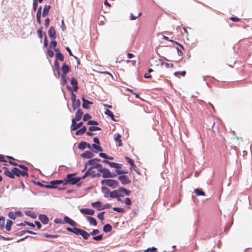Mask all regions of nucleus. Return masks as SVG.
Returning a JSON list of instances; mask_svg holds the SVG:
<instances>
[{"instance_id":"20","label":"nucleus","mask_w":252,"mask_h":252,"mask_svg":"<svg viewBox=\"0 0 252 252\" xmlns=\"http://www.w3.org/2000/svg\"><path fill=\"white\" fill-rule=\"evenodd\" d=\"M71 84L73 86V90H74V91L75 92H76L78 89V82H77V80L73 77L71 78Z\"/></svg>"},{"instance_id":"21","label":"nucleus","mask_w":252,"mask_h":252,"mask_svg":"<svg viewBox=\"0 0 252 252\" xmlns=\"http://www.w3.org/2000/svg\"><path fill=\"white\" fill-rule=\"evenodd\" d=\"M121 136L119 133H115L114 134L115 140L116 142H118V145H119V147H121L123 145L122 142V141L121 140Z\"/></svg>"},{"instance_id":"25","label":"nucleus","mask_w":252,"mask_h":252,"mask_svg":"<svg viewBox=\"0 0 252 252\" xmlns=\"http://www.w3.org/2000/svg\"><path fill=\"white\" fill-rule=\"evenodd\" d=\"M86 219L88 220L90 224H92L94 226H96L97 225V221L94 218L92 217L88 216L86 217Z\"/></svg>"},{"instance_id":"50","label":"nucleus","mask_w":252,"mask_h":252,"mask_svg":"<svg viewBox=\"0 0 252 252\" xmlns=\"http://www.w3.org/2000/svg\"><path fill=\"white\" fill-rule=\"evenodd\" d=\"M87 124L89 125H98V122L95 121L90 120L88 122Z\"/></svg>"},{"instance_id":"45","label":"nucleus","mask_w":252,"mask_h":252,"mask_svg":"<svg viewBox=\"0 0 252 252\" xmlns=\"http://www.w3.org/2000/svg\"><path fill=\"white\" fill-rule=\"evenodd\" d=\"M179 74H180L182 76H185V75L186 74V71L184 70L182 71H177L174 72V75H175L177 77H179L178 75Z\"/></svg>"},{"instance_id":"56","label":"nucleus","mask_w":252,"mask_h":252,"mask_svg":"<svg viewBox=\"0 0 252 252\" xmlns=\"http://www.w3.org/2000/svg\"><path fill=\"white\" fill-rule=\"evenodd\" d=\"M39 37L41 39L42 38V28L41 27L37 31Z\"/></svg>"},{"instance_id":"29","label":"nucleus","mask_w":252,"mask_h":252,"mask_svg":"<svg viewBox=\"0 0 252 252\" xmlns=\"http://www.w3.org/2000/svg\"><path fill=\"white\" fill-rule=\"evenodd\" d=\"M196 196H205V193L200 189H196L194 190Z\"/></svg>"},{"instance_id":"22","label":"nucleus","mask_w":252,"mask_h":252,"mask_svg":"<svg viewBox=\"0 0 252 252\" xmlns=\"http://www.w3.org/2000/svg\"><path fill=\"white\" fill-rule=\"evenodd\" d=\"M118 190L120 191V194H125L126 195H129L130 191L127 190L126 188L121 187Z\"/></svg>"},{"instance_id":"52","label":"nucleus","mask_w":252,"mask_h":252,"mask_svg":"<svg viewBox=\"0 0 252 252\" xmlns=\"http://www.w3.org/2000/svg\"><path fill=\"white\" fill-rule=\"evenodd\" d=\"M93 239L95 241H100L102 239V235H99L96 236H94Z\"/></svg>"},{"instance_id":"19","label":"nucleus","mask_w":252,"mask_h":252,"mask_svg":"<svg viewBox=\"0 0 252 252\" xmlns=\"http://www.w3.org/2000/svg\"><path fill=\"white\" fill-rule=\"evenodd\" d=\"M81 157L83 158H90L93 157V154L90 151H86L81 154Z\"/></svg>"},{"instance_id":"49","label":"nucleus","mask_w":252,"mask_h":252,"mask_svg":"<svg viewBox=\"0 0 252 252\" xmlns=\"http://www.w3.org/2000/svg\"><path fill=\"white\" fill-rule=\"evenodd\" d=\"M104 213H105L104 212H102L99 213L97 215L98 218L99 219H100V220H104Z\"/></svg>"},{"instance_id":"51","label":"nucleus","mask_w":252,"mask_h":252,"mask_svg":"<svg viewBox=\"0 0 252 252\" xmlns=\"http://www.w3.org/2000/svg\"><path fill=\"white\" fill-rule=\"evenodd\" d=\"M229 19L230 20H231L233 22H239L240 21V19L237 17H231L230 18H229Z\"/></svg>"},{"instance_id":"62","label":"nucleus","mask_w":252,"mask_h":252,"mask_svg":"<svg viewBox=\"0 0 252 252\" xmlns=\"http://www.w3.org/2000/svg\"><path fill=\"white\" fill-rule=\"evenodd\" d=\"M55 65L57 68V69L58 70V74H59V75L60 74V68H59V63H58V61L57 60H56L55 62Z\"/></svg>"},{"instance_id":"27","label":"nucleus","mask_w":252,"mask_h":252,"mask_svg":"<svg viewBox=\"0 0 252 252\" xmlns=\"http://www.w3.org/2000/svg\"><path fill=\"white\" fill-rule=\"evenodd\" d=\"M86 130H87L86 127L85 126H84L80 129L77 130L76 131L75 134L76 135H82L86 131Z\"/></svg>"},{"instance_id":"44","label":"nucleus","mask_w":252,"mask_h":252,"mask_svg":"<svg viewBox=\"0 0 252 252\" xmlns=\"http://www.w3.org/2000/svg\"><path fill=\"white\" fill-rule=\"evenodd\" d=\"M5 223V219L4 217L1 216L0 217V227L3 228L4 226Z\"/></svg>"},{"instance_id":"2","label":"nucleus","mask_w":252,"mask_h":252,"mask_svg":"<svg viewBox=\"0 0 252 252\" xmlns=\"http://www.w3.org/2000/svg\"><path fill=\"white\" fill-rule=\"evenodd\" d=\"M102 185H105L112 188H116L119 186V182L113 179H105L101 181Z\"/></svg>"},{"instance_id":"63","label":"nucleus","mask_w":252,"mask_h":252,"mask_svg":"<svg viewBox=\"0 0 252 252\" xmlns=\"http://www.w3.org/2000/svg\"><path fill=\"white\" fill-rule=\"evenodd\" d=\"M57 41L56 40H55V39H54V40H53L51 42V46H53V47H56V46H57Z\"/></svg>"},{"instance_id":"35","label":"nucleus","mask_w":252,"mask_h":252,"mask_svg":"<svg viewBox=\"0 0 252 252\" xmlns=\"http://www.w3.org/2000/svg\"><path fill=\"white\" fill-rule=\"evenodd\" d=\"M162 39H164L165 40H167V41H169L170 42H173V43H175L176 44L179 45H180V46L181 47V48H182L183 50L184 49V47H183V46L182 45L179 44L177 42L174 41L173 40L169 39V37H167V36H166L165 35H163Z\"/></svg>"},{"instance_id":"31","label":"nucleus","mask_w":252,"mask_h":252,"mask_svg":"<svg viewBox=\"0 0 252 252\" xmlns=\"http://www.w3.org/2000/svg\"><path fill=\"white\" fill-rule=\"evenodd\" d=\"M92 206L94 208H96L98 210V208H101L102 205L100 201L94 202L91 203Z\"/></svg>"},{"instance_id":"38","label":"nucleus","mask_w":252,"mask_h":252,"mask_svg":"<svg viewBox=\"0 0 252 252\" xmlns=\"http://www.w3.org/2000/svg\"><path fill=\"white\" fill-rule=\"evenodd\" d=\"M56 59L63 62L64 60V57L63 55L61 53H57L56 55Z\"/></svg>"},{"instance_id":"32","label":"nucleus","mask_w":252,"mask_h":252,"mask_svg":"<svg viewBox=\"0 0 252 252\" xmlns=\"http://www.w3.org/2000/svg\"><path fill=\"white\" fill-rule=\"evenodd\" d=\"M87 143L84 141L81 142L78 145V148L79 149L83 150H84L87 146Z\"/></svg>"},{"instance_id":"61","label":"nucleus","mask_w":252,"mask_h":252,"mask_svg":"<svg viewBox=\"0 0 252 252\" xmlns=\"http://www.w3.org/2000/svg\"><path fill=\"white\" fill-rule=\"evenodd\" d=\"M99 156L100 157L104 158L105 159H107V158H108V157L107 156V155L103 153H100L99 154Z\"/></svg>"},{"instance_id":"4","label":"nucleus","mask_w":252,"mask_h":252,"mask_svg":"<svg viewBox=\"0 0 252 252\" xmlns=\"http://www.w3.org/2000/svg\"><path fill=\"white\" fill-rule=\"evenodd\" d=\"M100 161V159L94 158L93 159H90L87 162L88 164L91 165V166L90 167H92V168H98V170L100 169L102 165L98 163L99 161Z\"/></svg>"},{"instance_id":"53","label":"nucleus","mask_w":252,"mask_h":252,"mask_svg":"<svg viewBox=\"0 0 252 252\" xmlns=\"http://www.w3.org/2000/svg\"><path fill=\"white\" fill-rule=\"evenodd\" d=\"M99 233V230L98 229H94L90 233V235H94Z\"/></svg>"},{"instance_id":"36","label":"nucleus","mask_w":252,"mask_h":252,"mask_svg":"<svg viewBox=\"0 0 252 252\" xmlns=\"http://www.w3.org/2000/svg\"><path fill=\"white\" fill-rule=\"evenodd\" d=\"M12 223H13L12 221H11L10 220H8L7 221L6 226H5V228H6V230H7V231L10 230L11 227L12 225Z\"/></svg>"},{"instance_id":"34","label":"nucleus","mask_w":252,"mask_h":252,"mask_svg":"<svg viewBox=\"0 0 252 252\" xmlns=\"http://www.w3.org/2000/svg\"><path fill=\"white\" fill-rule=\"evenodd\" d=\"M109 166L111 167L115 168H121V164H120L118 163L114 162H110Z\"/></svg>"},{"instance_id":"48","label":"nucleus","mask_w":252,"mask_h":252,"mask_svg":"<svg viewBox=\"0 0 252 252\" xmlns=\"http://www.w3.org/2000/svg\"><path fill=\"white\" fill-rule=\"evenodd\" d=\"M141 12H140L138 15L136 16V15H134L133 14L131 13L130 14V20H134L135 19H136L138 17H139V16H141Z\"/></svg>"},{"instance_id":"43","label":"nucleus","mask_w":252,"mask_h":252,"mask_svg":"<svg viewBox=\"0 0 252 252\" xmlns=\"http://www.w3.org/2000/svg\"><path fill=\"white\" fill-rule=\"evenodd\" d=\"M92 147L94 149L97 150L98 151L101 152L103 151L102 148L99 145H97L95 144L92 145Z\"/></svg>"},{"instance_id":"3","label":"nucleus","mask_w":252,"mask_h":252,"mask_svg":"<svg viewBox=\"0 0 252 252\" xmlns=\"http://www.w3.org/2000/svg\"><path fill=\"white\" fill-rule=\"evenodd\" d=\"M98 171L102 174V177L104 178H114L116 176L115 173H111L109 170L106 168H103V166Z\"/></svg>"},{"instance_id":"57","label":"nucleus","mask_w":252,"mask_h":252,"mask_svg":"<svg viewBox=\"0 0 252 252\" xmlns=\"http://www.w3.org/2000/svg\"><path fill=\"white\" fill-rule=\"evenodd\" d=\"M125 203L126 205H130L131 204V201L129 198L127 197L125 199Z\"/></svg>"},{"instance_id":"18","label":"nucleus","mask_w":252,"mask_h":252,"mask_svg":"<svg viewBox=\"0 0 252 252\" xmlns=\"http://www.w3.org/2000/svg\"><path fill=\"white\" fill-rule=\"evenodd\" d=\"M64 220L66 223L69 224L72 226H75L76 225V223L67 216L64 217Z\"/></svg>"},{"instance_id":"23","label":"nucleus","mask_w":252,"mask_h":252,"mask_svg":"<svg viewBox=\"0 0 252 252\" xmlns=\"http://www.w3.org/2000/svg\"><path fill=\"white\" fill-rule=\"evenodd\" d=\"M62 74H66L70 71V68L68 65L65 63L63 64L62 67Z\"/></svg>"},{"instance_id":"24","label":"nucleus","mask_w":252,"mask_h":252,"mask_svg":"<svg viewBox=\"0 0 252 252\" xmlns=\"http://www.w3.org/2000/svg\"><path fill=\"white\" fill-rule=\"evenodd\" d=\"M50 8L51 6L50 5H46L44 6L42 14L43 17H45L48 14Z\"/></svg>"},{"instance_id":"17","label":"nucleus","mask_w":252,"mask_h":252,"mask_svg":"<svg viewBox=\"0 0 252 252\" xmlns=\"http://www.w3.org/2000/svg\"><path fill=\"white\" fill-rule=\"evenodd\" d=\"M48 35L51 38L55 39L56 31L54 27H51L48 31Z\"/></svg>"},{"instance_id":"16","label":"nucleus","mask_w":252,"mask_h":252,"mask_svg":"<svg viewBox=\"0 0 252 252\" xmlns=\"http://www.w3.org/2000/svg\"><path fill=\"white\" fill-rule=\"evenodd\" d=\"M78 235H81L85 240L88 239L90 236V233L81 229H80Z\"/></svg>"},{"instance_id":"54","label":"nucleus","mask_w":252,"mask_h":252,"mask_svg":"<svg viewBox=\"0 0 252 252\" xmlns=\"http://www.w3.org/2000/svg\"><path fill=\"white\" fill-rule=\"evenodd\" d=\"M91 116L90 114H86L84 116V117H83V121H86L89 119H90L91 118Z\"/></svg>"},{"instance_id":"64","label":"nucleus","mask_w":252,"mask_h":252,"mask_svg":"<svg viewBox=\"0 0 252 252\" xmlns=\"http://www.w3.org/2000/svg\"><path fill=\"white\" fill-rule=\"evenodd\" d=\"M49 23H50V19H49V18H46L45 19V26L46 27H48L49 26Z\"/></svg>"},{"instance_id":"1","label":"nucleus","mask_w":252,"mask_h":252,"mask_svg":"<svg viewBox=\"0 0 252 252\" xmlns=\"http://www.w3.org/2000/svg\"><path fill=\"white\" fill-rule=\"evenodd\" d=\"M81 178L74 177V174H69L66 176L64 179V185L67 184L74 185L80 181Z\"/></svg>"},{"instance_id":"10","label":"nucleus","mask_w":252,"mask_h":252,"mask_svg":"<svg viewBox=\"0 0 252 252\" xmlns=\"http://www.w3.org/2000/svg\"><path fill=\"white\" fill-rule=\"evenodd\" d=\"M95 172L94 170L92 167H90L88 170L86 172L85 174L82 177V179H84L88 176H91L92 178L94 177V175H95Z\"/></svg>"},{"instance_id":"42","label":"nucleus","mask_w":252,"mask_h":252,"mask_svg":"<svg viewBox=\"0 0 252 252\" xmlns=\"http://www.w3.org/2000/svg\"><path fill=\"white\" fill-rule=\"evenodd\" d=\"M116 172L119 175L125 174H126L127 173V172L126 171H125L124 170H120V168H116Z\"/></svg>"},{"instance_id":"11","label":"nucleus","mask_w":252,"mask_h":252,"mask_svg":"<svg viewBox=\"0 0 252 252\" xmlns=\"http://www.w3.org/2000/svg\"><path fill=\"white\" fill-rule=\"evenodd\" d=\"M81 213L89 215H93L94 214V211L91 209L82 208L80 209Z\"/></svg>"},{"instance_id":"7","label":"nucleus","mask_w":252,"mask_h":252,"mask_svg":"<svg viewBox=\"0 0 252 252\" xmlns=\"http://www.w3.org/2000/svg\"><path fill=\"white\" fill-rule=\"evenodd\" d=\"M76 122V121H75V120H72L71 125L70 126L71 130L72 131L77 130L78 128L80 127L83 125L82 122H80V123L77 124Z\"/></svg>"},{"instance_id":"30","label":"nucleus","mask_w":252,"mask_h":252,"mask_svg":"<svg viewBox=\"0 0 252 252\" xmlns=\"http://www.w3.org/2000/svg\"><path fill=\"white\" fill-rule=\"evenodd\" d=\"M112 230V226L109 224H106L105 225H104L103 227V230L104 232L106 233L109 232Z\"/></svg>"},{"instance_id":"12","label":"nucleus","mask_w":252,"mask_h":252,"mask_svg":"<svg viewBox=\"0 0 252 252\" xmlns=\"http://www.w3.org/2000/svg\"><path fill=\"white\" fill-rule=\"evenodd\" d=\"M73 96L74 97V99L72 98L73 100L72 108H73V110H76L80 106V101L79 99L75 100V95L74 94H73Z\"/></svg>"},{"instance_id":"39","label":"nucleus","mask_w":252,"mask_h":252,"mask_svg":"<svg viewBox=\"0 0 252 252\" xmlns=\"http://www.w3.org/2000/svg\"><path fill=\"white\" fill-rule=\"evenodd\" d=\"M61 81H62V83L63 85H65L67 83V80L65 74H62Z\"/></svg>"},{"instance_id":"14","label":"nucleus","mask_w":252,"mask_h":252,"mask_svg":"<svg viewBox=\"0 0 252 252\" xmlns=\"http://www.w3.org/2000/svg\"><path fill=\"white\" fill-rule=\"evenodd\" d=\"M38 219L44 224H47L49 222V219L45 215H39Z\"/></svg>"},{"instance_id":"60","label":"nucleus","mask_w":252,"mask_h":252,"mask_svg":"<svg viewBox=\"0 0 252 252\" xmlns=\"http://www.w3.org/2000/svg\"><path fill=\"white\" fill-rule=\"evenodd\" d=\"M8 217L11 219H13V220H15V215L12 213V212H10L8 214Z\"/></svg>"},{"instance_id":"33","label":"nucleus","mask_w":252,"mask_h":252,"mask_svg":"<svg viewBox=\"0 0 252 252\" xmlns=\"http://www.w3.org/2000/svg\"><path fill=\"white\" fill-rule=\"evenodd\" d=\"M104 114L109 116L113 121H115L114 115L111 111L109 110L108 109H106L104 111Z\"/></svg>"},{"instance_id":"41","label":"nucleus","mask_w":252,"mask_h":252,"mask_svg":"<svg viewBox=\"0 0 252 252\" xmlns=\"http://www.w3.org/2000/svg\"><path fill=\"white\" fill-rule=\"evenodd\" d=\"M113 210L119 213H124L125 209L121 207H113Z\"/></svg>"},{"instance_id":"47","label":"nucleus","mask_w":252,"mask_h":252,"mask_svg":"<svg viewBox=\"0 0 252 252\" xmlns=\"http://www.w3.org/2000/svg\"><path fill=\"white\" fill-rule=\"evenodd\" d=\"M111 207V205L110 204L107 203L102 206L101 208H98V211L108 209L110 208Z\"/></svg>"},{"instance_id":"15","label":"nucleus","mask_w":252,"mask_h":252,"mask_svg":"<svg viewBox=\"0 0 252 252\" xmlns=\"http://www.w3.org/2000/svg\"><path fill=\"white\" fill-rule=\"evenodd\" d=\"M83 101L82 107L85 109H89L90 108L89 105L93 104V102L86 99L84 97L82 98Z\"/></svg>"},{"instance_id":"59","label":"nucleus","mask_w":252,"mask_h":252,"mask_svg":"<svg viewBox=\"0 0 252 252\" xmlns=\"http://www.w3.org/2000/svg\"><path fill=\"white\" fill-rule=\"evenodd\" d=\"M18 166L21 168H22V169H23L24 170L23 171H26V172H27V171L28 170V169L27 167H26V166H25L24 165H23V164H20V165H19Z\"/></svg>"},{"instance_id":"55","label":"nucleus","mask_w":252,"mask_h":252,"mask_svg":"<svg viewBox=\"0 0 252 252\" xmlns=\"http://www.w3.org/2000/svg\"><path fill=\"white\" fill-rule=\"evenodd\" d=\"M38 2H36V0H33V10L36 11L37 7Z\"/></svg>"},{"instance_id":"9","label":"nucleus","mask_w":252,"mask_h":252,"mask_svg":"<svg viewBox=\"0 0 252 252\" xmlns=\"http://www.w3.org/2000/svg\"><path fill=\"white\" fill-rule=\"evenodd\" d=\"M120 196H124V194H120L118 189L110 192V197L111 198H117Z\"/></svg>"},{"instance_id":"37","label":"nucleus","mask_w":252,"mask_h":252,"mask_svg":"<svg viewBox=\"0 0 252 252\" xmlns=\"http://www.w3.org/2000/svg\"><path fill=\"white\" fill-rule=\"evenodd\" d=\"M160 64L161 65H164L165 67H166V68H173L174 67L173 64L165 63L162 61H161V63Z\"/></svg>"},{"instance_id":"6","label":"nucleus","mask_w":252,"mask_h":252,"mask_svg":"<svg viewBox=\"0 0 252 252\" xmlns=\"http://www.w3.org/2000/svg\"><path fill=\"white\" fill-rule=\"evenodd\" d=\"M118 180L121 182L122 184L126 185L130 183V180L126 175H121L118 177Z\"/></svg>"},{"instance_id":"40","label":"nucleus","mask_w":252,"mask_h":252,"mask_svg":"<svg viewBox=\"0 0 252 252\" xmlns=\"http://www.w3.org/2000/svg\"><path fill=\"white\" fill-rule=\"evenodd\" d=\"M125 159L126 160L127 162L131 166H133L134 165V161L131 159L130 158H128V157H125Z\"/></svg>"},{"instance_id":"13","label":"nucleus","mask_w":252,"mask_h":252,"mask_svg":"<svg viewBox=\"0 0 252 252\" xmlns=\"http://www.w3.org/2000/svg\"><path fill=\"white\" fill-rule=\"evenodd\" d=\"M83 114V111L80 109H79L75 113V118L72 120H75V121H80L82 119Z\"/></svg>"},{"instance_id":"46","label":"nucleus","mask_w":252,"mask_h":252,"mask_svg":"<svg viewBox=\"0 0 252 252\" xmlns=\"http://www.w3.org/2000/svg\"><path fill=\"white\" fill-rule=\"evenodd\" d=\"M89 130L91 131H93L95 130H101V128L98 126H91L89 127Z\"/></svg>"},{"instance_id":"26","label":"nucleus","mask_w":252,"mask_h":252,"mask_svg":"<svg viewBox=\"0 0 252 252\" xmlns=\"http://www.w3.org/2000/svg\"><path fill=\"white\" fill-rule=\"evenodd\" d=\"M80 228H78L76 227H73V228H70V227H67L66 230L68 231L69 232H73L74 234L76 235H78V233L80 230Z\"/></svg>"},{"instance_id":"28","label":"nucleus","mask_w":252,"mask_h":252,"mask_svg":"<svg viewBox=\"0 0 252 252\" xmlns=\"http://www.w3.org/2000/svg\"><path fill=\"white\" fill-rule=\"evenodd\" d=\"M4 174L5 176H6L11 179H13L14 178V173L12 171V169L11 170V171L7 170V169L5 170L4 172Z\"/></svg>"},{"instance_id":"5","label":"nucleus","mask_w":252,"mask_h":252,"mask_svg":"<svg viewBox=\"0 0 252 252\" xmlns=\"http://www.w3.org/2000/svg\"><path fill=\"white\" fill-rule=\"evenodd\" d=\"M12 171L14 173V176L16 175L17 177H19L20 175H22L23 177L28 176L27 172H26V171H20L18 168L16 167H14L12 169Z\"/></svg>"},{"instance_id":"8","label":"nucleus","mask_w":252,"mask_h":252,"mask_svg":"<svg viewBox=\"0 0 252 252\" xmlns=\"http://www.w3.org/2000/svg\"><path fill=\"white\" fill-rule=\"evenodd\" d=\"M38 184L41 186L45 187L46 188L48 189L56 188H57V185H59L57 182V180H54L50 182V185H48L44 186L40 183H38Z\"/></svg>"},{"instance_id":"58","label":"nucleus","mask_w":252,"mask_h":252,"mask_svg":"<svg viewBox=\"0 0 252 252\" xmlns=\"http://www.w3.org/2000/svg\"><path fill=\"white\" fill-rule=\"evenodd\" d=\"M47 54L50 57L52 58L54 55V53L53 50H48Z\"/></svg>"}]
</instances>
